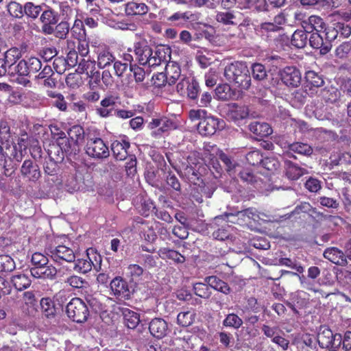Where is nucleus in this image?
I'll return each instance as SVG.
<instances>
[{"mask_svg":"<svg viewBox=\"0 0 351 351\" xmlns=\"http://www.w3.org/2000/svg\"><path fill=\"white\" fill-rule=\"evenodd\" d=\"M134 47L136 59L142 65L154 67L165 63L170 58L169 49L160 47L153 51L145 40L136 43Z\"/></svg>","mask_w":351,"mask_h":351,"instance_id":"f257e3e1","label":"nucleus"},{"mask_svg":"<svg viewBox=\"0 0 351 351\" xmlns=\"http://www.w3.org/2000/svg\"><path fill=\"white\" fill-rule=\"evenodd\" d=\"M224 76L230 82H234L242 89H247L250 86L249 70L244 62H234L227 65L224 69Z\"/></svg>","mask_w":351,"mask_h":351,"instance_id":"f03ea898","label":"nucleus"},{"mask_svg":"<svg viewBox=\"0 0 351 351\" xmlns=\"http://www.w3.org/2000/svg\"><path fill=\"white\" fill-rule=\"evenodd\" d=\"M18 75L13 80L18 84L23 86H30L31 82L29 80L30 73H36L42 68V63L39 58L31 57L26 60H21L16 67Z\"/></svg>","mask_w":351,"mask_h":351,"instance_id":"7ed1b4c3","label":"nucleus"},{"mask_svg":"<svg viewBox=\"0 0 351 351\" xmlns=\"http://www.w3.org/2000/svg\"><path fill=\"white\" fill-rule=\"evenodd\" d=\"M69 138H60L58 145L61 149L66 153L76 152L77 147L81 144L84 138V131L82 127L76 125L68 131Z\"/></svg>","mask_w":351,"mask_h":351,"instance_id":"20e7f679","label":"nucleus"},{"mask_svg":"<svg viewBox=\"0 0 351 351\" xmlns=\"http://www.w3.org/2000/svg\"><path fill=\"white\" fill-rule=\"evenodd\" d=\"M101 256L93 248H89L84 257L75 261L73 269L82 274L90 271L93 267L97 271L101 267Z\"/></svg>","mask_w":351,"mask_h":351,"instance_id":"39448f33","label":"nucleus"},{"mask_svg":"<svg viewBox=\"0 0 351 351\" xmlns=\"http://www.w3.org/2000/svg\"><path fill=\"white\" fill-rule=\"evenodd\" d=\"M66 312L70 319L77 323L86 322L89 316L87 305L79 298H74L70 300L66 305Z\"/></svg>","mask_w":351,"mask_h":351,"instance_id":"423d86ee","label":"nucleus"},{"mask_svg":"<svg viewBox=\"0 0 351 351\" xmlns=\"http://www.w3.org/2000/svg\"><path fill=\"white\" fill-rule=\"evenodd\" d=\"M204 155L210 160L213 158H219L226 165L227 171L230 175L234 174L237 171L239 165L232 160L226 154L220 150L215 145L210 143L205 144L204 147Z\"/></svg>","mask_w":351,"mask_h":351,"instance_id":"0eeeda50","label":"nucleus"},{"mask_svg":"<svg viewBox=\"0 0 351 351\" xmlns=\"http://www.w3.org/2000/svg\"><path fill=\"white\" fill-rule=\"evenodd\" d=\"M86 153L96 159L106 158L109 156L108 147L100 138H88L86 145Z\"/></svg>","mask_w":351,"mask_h":351,"instance_id":"6e6552de","label":"nucleus"},{"mask_svg":"<svg viewBox=\"0 0 351 351\" xmlns=\"http://www.w3.org/2000/svg\"><path fill=\"white\" fill-rule=\"evenodd\" d=\"M342 338L339 334H333L328 328H324L317 335V341L320 347L335 351L341 343Z\"/></svg>","mask_w":351,"mask_h":351,"instance_id":"1a4fd4ad","label":"nucleus"},{"mask_svg":"<svg viewBox=\"0 0 351 351\" xmlns=\"http://www.w3.org/2000/svg\"><path fill=\"white\" fill-rule=\"evenodd\" d=\"M225 126L223 120L213 116H206L197 126L198 132L202 136L214 134L217 130H222Z\"/></svg>","mask_w":351,"mask_h":351,"instance_id":"9d476101","label":"nucleus"},{"mask_svg":"<svg viewBox=\"0 0 351 351\" xmlns=\"http://www.w3.org/2000/svg\"><path fill=\"white\" fill-rule=\"evenodd\" d=\"M48 255L55 263L60 265L64 262L72 263L75 259L73 250L64 245L51 247L49 250Z\"/></svg>","mask_w":351,"mask_h":351,"instance_id":"9b49d317","label":"nucleus"},{"mask_svg":"<svg viewBox=\"0 0 351 351\" xmlns=\"http://www.w3.org/2000/svg\"><path fill=\"white\" fill-rule=\"evenodd\" d=\"M177 92L182 96H186L191 99L197 98L199 93L198 83L191 77H184L177 84Z\"/></svg>","mask_w":351,"mask_h":351,"instance_id":"f8f14e48","label":"nucleus"},{"mask_svg":"<svg viewBox=\"0 0 351 351\" xmlns=\"http://www.w3.org/2000/svg\"><path fill=\"white\" fill-rule=\"evenodd\" d=\"M282 81L287 86L298 87L300 85L302 76L300 71L294 66H287L280 71Z\"/></svg>","mask_w":351,"mask_h":351,"instance_id":"ddd939ff","label":"nucleus"},{"mask_svg":"<svg viewBox=\"0 0 351 351\" xmlns=\"http://www.w3.org/2000/svg\"><path fill=\"white\" fill-rule=\"evenodd\" d=\"M21 57V50L16 47L9 49L4 54L3 59L6 62L7 66H9V74L12 75L14 78L18 75V71L16 67Z\"/></svg>","mask_w":351,"mask_h":351,"instance_id":"4468645a","label":"nucleus"},{"mask_svg":"<svg viewBox=\"0 0 351 351\" xmlns=\"http://www.w3.org/2000/svg\"><path fill=\"white\" fill-rule=\"evenodd\" d=\"M40 306L43 314L48 319H53V326L60 325V317L56 315L55 305L51 298H42L40 300Z\"/></svg>","mask_w":351,"mask_h":351,"instance_id":"2eb2a0df","label":"nucleus"},{"mask_svg":"<svg viewBox=\"0 0 351 351\" xmlns=\"http://www.w3.org/2000/svg\"><path fill=\"white\" fill-rule=\"evenodd\" d=\"M308 41L312 47L319 49L322 54L327 53L332 47L331 44L326 42L322 31L313 32Z\"/></svg>","mask_w":351,"mask_h":351,"instance_id":"dca6fc26","label":"nucleus"},{"mask_svg":"<svg viewBox=\"0 0 351 351\" xmlns=\"http://www.w3.org/2000/svg\"><path fill=\"white\" fill-rule=\"evenodd\" d=\"M130 145L127 138L124 137L121 141H115L112 143V152L117 160H123L127 158L128 149Z\"/></svg>","mask_w":351,"mask_h":351,"instance_id":"f3484780","label":"nucleus"},{"mask_svg":"<svg viewBox=\"0 0 351 351\" xmlns=\"http://www.w3.org/2000/svg\"><path fill=\"white\" fill-rule=\"evenodd\" d=\"M149 330L154 337L161 339L167 335L168 325L163 319L155 318L149 323Z\"/></svg>","mask_w":351,"mask_h":351,"instance_id":"a211bd4d","label":"nucleus"},{"mask_svg":"<svg viewBox=\"0 0 351 351\" xmlns=\"http://www.w3.org/2000/svg\"><path fill=\"white\" fill-rule=\"evenodd\" d=\"M31 275L35 278L53 279L57 274V269L52 265L41 267H34L30 269Z\"/></svg>","mask_w":351,"mask_h":351,"instance_id":"6ab92c4d","label":"nucleus"},{"mask_svg":"<svg viewBox=\"0 0 351 351\" xmlns=\"http://www.w3.org/2000/svg\"><path fill=\"white\" fill-rule=\"evenodd\" d=\"M21 172L24 177L32 181L37 180L40 176L38 166L31 160L23 162Z\"/></svg>","mask_w":351,"mask_h":351,"instance_id":"aec40b11","label":"nucleus"},{"mask_svg":"<svg viewBox=\"0 0 351 351\" xmlns=\"http://www.w3.org/2000/svg\"><path fill=\"white\" fill-rule=\"evenodd\" d=\"M302 27L305 32L308 33L314 30L315 32H321L324 29L325 23L321 17L313 15L302 21Z\"/></svg>","mask_w":351,"mask_h":351,"instance_id":"412c9836","label":"nucleus"},{"mask_svg":"<svg viewBox=\"0 0 351 351\" xmlns=\"http://www.w3.org/2000/svg\"><path fill=\"white\" fill-rule=\"evenodd\" d=\"M110 289L117 297L127 298L130 295L128 284L121 277H116L111 281Z\"/></svg>","mask_w":351,"mask_h":351,"instance_id":"4be33fe9","label":"nucleus"},{"mask_svg":"<svg viewBox=\"0 0 351 351\" xmlns=\"http://www.w3.org/2000/svg\"><path fill=\"white\" fill-rule=\"evenodd\" d=\"M280 145L287 149L288 152H293L301 155L310 156L313 153L312 147L307 143H280Z\"/></svg>","mask_w":351,"mask_h":351,"instance_id":"5701e85b","label":"nucleus"},{"mask_svg":"<svg viewBox=\"0 0 351 351\" xmlns=\"http://www.w3.org/2000/svg\"><path fill=\"white\" fill-rule=\"evenodd\" d=\"M32 142L34 143V140L30 139L26 133L21 134L18 139V146L20 149L19 153L16 152V146H14L10 154L11 156L18 162L21 161L22 160L23 151H25L32 145Z\"/></svg>","mask_w":351,"mask_h":351,"instance_id":"b1692460","label":"nucleus"},{"mask_svg":"<svg viewBox=\"0 0 351 351\" xmlns=\"http://www.w3.org/2000/svg\"><path fill=\"white\" fill-rule=\"evenodd\" d=\"M240 12H219L215 19L217 22L223 25H237L240 23L241 18Z\"/></svg>","mask_w":351,"mask_h":351,"instance_id":"393cba45","label":"nucleus"},{"mask_svg":"<svg viewBox=\"0 0 351 351\" xmlns=\"http://www.w3.org/2000/svg\"><path fill=\"white\" fill-rule=\"evenodd\" d=\"M249 130L260 138L269 136L273 130L271 126L265 122L253 121L249 125Z\"/></svg>","mask_w":351,"mask_h":351,"instance_id":"a878e982","label":"nucleus"},{"mask_svg":"<svg viewBox=\"0 0 351 351\" xmlns=\"http://www.w3.org/2000/svg\"><path fill=\"white\" fill-rule=\"evenodd\" d=\"M248 114L249 111L246 106L234 104L229 106L227 117L230 119L237 121L246 118Z\"/></svg>","mask_w":351,"mask_h":351,"instance_id":"bb28decb","label":"nucleus"},{"mask_svg":"<svg viewBox=\"0 0 351 351\" xmlns=\"http://www.w3.org/2000/svg\"><path fill=\"white\" fill-rule=\"evenodd\" d=\"M324 256L336 265H343L346 262L343 252L337 247H329L325 250Z\"/></svg>","mask_w":351,"mask_h":351,"instance_id":"cd10ccee","label":"nucleus"},{"mask_svg":"<svg viewBox=\"0 0 351 351\" xmlns=\"http://www.w3.org/2000/svg\"><path fill=\"white\" fill-rule=\"evenodd\" d=\"M97 54V66L99 69H104L114 61V57L107 48L99 49Z\"/></svg>","mask_w":351,"mask_h":351,"instance_id":"c85d7f7f","label":"nucleus"},{"mask_svg":"<svg viewBox=\"0 0 351 351\" xmlns=\"http://www.w3.org/2000/svg\"><path fill=\"white\" fill-rule=\"evenodd\" d=\"M158 255L162 259H169L175 263H183L185 262V256L178 252L168 247H161L158 250Z\"/></svg>","mask_w":351,"mask_h":351,"instance_id":"c756f323","label":"nucleus"},{"mask_svg":"<svg viewBox=\"0 0 351 351\" xmlns=\"http://www.w3.org/2000/svg\"><path fill=\"white\" fill-rule=\"evenodd\" d=\"M195 20V16L191 12H178L167 18V21L175 25H184L189 21Z\"/></svg>","mask_w":351,"mask_h":351,"instance_id":"7c9ffc66","label":"nucleus"},{"mask_svg":"<svg viewBox=\"0 0 351 351\" xmlns=\"http://www.w3.org/2000/svg\"><path fill=\"white\" fill-rule=\"evenodd\" d=\"M164 64H165V73L169 80V84H175L181 75L179 65L175 62H169L168 63L166 62Z\"/></svg>","mask_w":351,"mask_h":351,"instance_id":"2f4dec72","label":"nucleus"},{"mask_svg":"<svg viewBox=\"0 0 351 351\" xmlns=\"http://www.w3.org/2000/svg\"><path fill=\"white\" fill-rule=\"evenodd\" d=\"M125 11L127 15H142L148 12V8L143 3L132 1L125 4Z\"/></svg>","mask_w":351,"mask_h":351,"instance_id":"473e14b6","label":"nucleus"},{"mask_svg":"<svg viewBox=\"0 0 351 351\" xmlns=\"http://www.w3.org/2000/svg\"><path fill=\"white\" fill-rule=\"evenodd\" d=\"M205 282L213 289L223 293L228 294L230 292V287L228 284L215 276L206 277Z\"/></svg>","mask_w":351,"mask_h":351,"instance_id":"72a5a7b5","label":"nucleus"},{"mask_svg":"<svg viewBox=\"0 0 351 351\" xmlns=\"http://www.w3.org/2000/svg\"><path fill=\"white\" fill-rule=\"evenodd\" d=\"M228 216L232 218H237L238 221H240L239 224H243L248 222L250 219L256 221L257 215L254 209L247 208L244 210L237 211L235 213H230Z\"/></svg>","mask_w":351,"mask_h":351,"instance_id":"f704fd0d","label":"nucleus"},{"mask_svg":"<svg viewBox=\"0 0 351 351\" xmlns=\"http://www.w3.org/2000/svg\"><path fill=\"white\" fill-rule=\"evenodd\" d=\"M150 129H156L160 132H165L169 130L175 128V124L173 121L167 119H153L149 124Z\"/></svg>","mask_w":351,"mask_h":351,"instance_id":"c9c22d12","label":"nucleus"},{"mask_svg":"<svg viewBox=\"0 0 351 351\" xmlns=\"http://www.w3.org/2000/svg\"><path fill=\"white\" fill-rule=\"evenodd\" d=\"M195 317L196 313L194 310L182 311L177 316V323L182 327H187L193 324Z\"/></svg>","mask_w":351,"mask_h":351,"instance_id":"e433bc0d","label":"nucleus"},{"mask_svg":"<svg viewBox=\"0 0 351 351\" xmlns=\"http://www.w3.org/2000/svg\"><path fill=\"white\" fill-rule=\"evenodd\" d=\"M12 283L19 291L27 289L31 285V280L25 274H17L12 276Z\"/></svg>","mask_w":351,"mask_h":351,"instance_id":"4c0bfd02","label":"nucleus"},{"mask_svg":"<svg viewBox=\"0 0 351 351\" xmlns=\"http://www.w3.org/2000/svg\"><path fill=\"white\" fill-rule=\"evenodd\" d=\"M125 324L129 328H136L140 322L139 315L136 312L125 308L123 311Z\"/></svg>","mask_w":351,"mask_h":351,"instance_id":"58836bf2","label":"nucleus"},{"mask_svg":"<svg viewBox=\"0 0 351 351\" xmlns=\"http://www.w3.org/2000/svg\"><path fill=\"white\" fill-rule=\"evenodd\" d=\"M304 29H298L292 35L291 45L297 48H303L307 43L308 36Z\"/></svg>","mask_w":351,"mask_h":351,"instance_id":"ea45409f","label":"nucleus"},{"mask_svg":"<svg viewBox=\"0 0 351 351\" xmlns=\"http://www.w3.org/2000/svg\"><path fill=\"white\" fill-rule=\"evenodd\" d=\"M306 173L307 171L306 169L292 163L288 164L286 169V175L287 178L293 180H298Z\"/></svg>","mask_w":351,"mask_h":351,"instance_id":"a19ab883","label":"nucleus"},{"mask_svg":"<svg viewBox=\"0 0 351 351\" xmlns=\"http://www.w3.org/2000/svg\"><path fill=\"white\" fill-rule=\"evenodd\" d=\"M243 319L235 313H229L223 321V325L226 327L239 329L243 324Z\"/></svg>","mask_w":351,"mask_h":351,"instance_id":"79ce46f5","label":"nucleus"},{"mask_svg":"<svg viewBox=\"0 0 351 351\" xmlns=\"http://www.w3.org/2000/svg\"><path fill=\"white\" fill-rule=\"evenodd\" d=\"M96 62L91 60H82L78 64L77 71L80 73H86L87 75L97 71Z\"/></svg>","mask_w":351,"mask_h":351,"instance_id":"37998d69","label":"nucleus"},{"mask_svg":"<svg viewBox=\"0 0 351 351\" xmlns=\"http://www.w3.org/2000/svg\"><path fill=\"white\" fill-rule=\"evenodd\" d=\"M306 86L320 87L324 84L322 78L313 71H308L306 73Z\"/></svg>","mask_w":351,"mask_h":351,"instance_id":"c03bdc74","label":"nucleus"},{"mask_svg":"<svg viewBox=\"0 0 351 351\" xmlns=\"http://www.w3.org/2000/svg\"><path fill=\"white\" fill-rule=\"evenodd\" d=\"M16 267L13 258L8 255H0V272H10Z\"/></svg>","mask_w":351,"mask_h":351,"instance_id":"a18cd8bd","label":"nucleus"},{"mask_svg":"<svg viewBox=\"0 0 351 351\" xmlns=\"http://www.w3.org/2000/svg\"><path fill=\"white\" fill-rule=\"evenodd\" d=\"M42 11V6L35 5L32 2H27L24 5V14L33 19H36Z\"/></svg>","mask_w":351,"mask_h":351,"instance_id":"49530a36","label":"nucleus"},{"mask_svg":"<svg viewBox=\"0 0 351 351\" xmlns=\"http://www.w3.org/2000/svg\"><path fill=\"white\" fill-rule=\"evenodd\" d=\"M40 20L42 23L57 24L59 17L57 12L49 9L43 12Z\"/></svg>","mask_w":351,"mask_h":351,"instance_id":"de8ad7c7","label":"nucleus"},{"mask_svg":"<svg viewBox=\"0 0 351 351\" xmlns=\"http://www.w3.org/2000/svg\"><path fill=\"white\" fill-rule=\"evenodd\" d=\"M215 95L219 99L228 100L232 97V91L228 84L217 86L215 89Z\"/></svg>","mask_w":351,"mask_h":351,"instance_id":"09e8293b","label":"nucleus"},{"mask_svg":"<svg viewBox=\"0 0 351 351\" xmlns=\"http://www.w3.org/2000/svg\"><path fill=\"white\" fill-rule=\"evenodd\" d=\"M261 164L265 169L271 172L276 171L280 166V162L275 157H267L262 159Z\"/></svg>","mask_w":351,"mask_h":351,"instance_id":"8fccbe9b","label":"nucleus"},{"mask_svg":"<svg viewBox=\"0 0 351 351\" xmlns=\"http://www.w3.org/2000/svg\"><path fill=\"white\" fill-rule=\"evenodd\" d=\"M126 274L132 280H138L143 274V269L138 265L131 264L127 267Z\"/></svg>","mask_w":351,"mask_h":351,"instance_id":"3c124183","label":"nucleus"},{"mask_svg":"<svg viewBox=\"0 0 351 351\" xmlns=\"http://www.w3.org/2000/svg\"><path fill=\"white\" fill-rule=\"evenodd\" d=\"M252 77L258 81L263 80L267 77L265 66L259 63L254 64L252 66Z\"/></svg>","mask_w":351,"mask_h":351,"instance_id":"603ef678","label":"nucleus"},{"mask_svg":"<svg viewBox=\"0 0 351 351\" xmlns=\"http://www.w3.org/2000/svg\"><path fill=\"white\" fill-rule=\"evenodd\" d=\"M8 11L15 18H21L24 14V7L16 1H11L8 5Z\"/></svg>","mask_w":351,"mask_h":351,"instance_id":"864d4df0","label":"nucleus"},{"mask_svg":"<svg viewBox=\"0 0 351 351\" xmlns=\"http://www.w3.org/2000/svg\"><path fill=\"white\" fill-rule=\"evenodd\" d=\"M195 293L200 298H208L211 292L206 283L197 282L193 286Z\"/></svg>","mask_w":351,"mask_h":351,"instance_id":"5fc2aeb1","label":"nucleus"},{"mask_svg":"<svg viewBox=\"0 0 351 351\" xmlns=\"http://www.w3.org/2000/svg\"><path fill=\"white\" fill-rule=\"evenodd\" d=\"M69 23L62 21L56 26L54 35L58 38L64 39L69 32Z\"/></svg>","mask_w":351,"mask_h":351,"instance_id":"6e6d98bb","label":"nucleus"},{"mask_svg":"<svg viewBox=\"0 0 351 351\" xmlns=\"http://www.w3.org/2000/svg\"><path fill=\"white\" fill-rule=\"evenodd\" d=\"M82 83V77L78 73H69L66 77V85L73 89L79 88Z\"/></svg>","mask_w":351,"mask_h":351,"instance_id":"4d7b16f0","label":"nucleus"},{"mask_svg":"<svg viewBox=\"0 0 351 351\" xmlns=\"http://www.w3.org/2000/svg\"><path fill=\"white\" fill-rule=\"evenodd\" d=\"M340 92L334 87H331L328 90H326L323 93V97L325 99L330 103H335L339 100L340 97Z\"/></svg>","mask_w":351,"mask_h":351,"instance_id":"13d9d810","label":"nucleus"},{"mask_svg":"<svg viewBox=\"0 0 351 351\" xmlns=\"http://www.w3.org/2000/svg\"><path fill=\"white\" fill-rule=\"evenodd\" d=\"M31 262L34 267H41L47 265L49 260L43 254L40 252H35L32 255Z\"/></svg>","mask_w":351,"mask_h":351,"instance_id":"bf43d9fd","label":"nucleus"},{"mask_svg":"<svg viewBox=\"0 0 351 351\" xmlns=\"http://www.w3.org/2000/svg\"><path fill=\"white\" fill-rule=\"evenodd\" d=\"M245 158L250 165L255 166L261 164L263 156L261 154L259 151L253 150L247 153Z\"/></svg>","mask_w":351,"mask_h":351,"instance_id":"052dcab7","label":"nucleus"},{"mask_svg":"<svg viewBox=\"0 0 351 351\" xmlns=\"http://www.w3.org/2000/svg\"><path fill=\"white\" fill-rule=\"evenodd\" d=\"M351 50V43L344 42L338 46L335 50V55L339 58H346Z\"/></svg>","mask_w":351,"mask_h":351,"instance_id":"680f3d73","label":"nucleus"},{"mask_svg":"<svg viewBox=\"0 0 351 351\" xmlns=\"http://www.w3.org/2000/svg\"><path fill=\"white\" fill-rule=\"evenodd\" d=\"M326 42L331 44V42L335 40L338 36V31L336 29V25L334 27H324L322 31Z\"/></svg>","mask_w":351,"mask_h":351,"instance_id":"e2e57ef3","label":"nucleus"},{"mask_svg":"<svg viewBox=\"0 0 351 351\" xmlns=\"http://www.w3.org/2000/svg\"><path fill=\"white\" fill-rule=\"evenodd\" d=\"M125 171L129 176H134L136 172V158L135 156H129L128 161L125 164Z\"/></svg>","mask_w":351,"mask_h":351,"instance_id":"0e129e2a","label":"nucleus"},{"mask_svg":"<svg viewBox=\"0 0 351 351\" xmlns=\"http://www.w3.org/2000/svg\"><path fill=\"white\" fill-rule=\"evenodd\" d=\"M130 69L133 73L136 82H141L144 80L145 72L143 69L136 65L130 64Z\"/></svg>","mask_w":351,"mask_h":351,"instance_id":"69168bd1","label":"nucleus"},{"mask_svg":"<svg viewBox=\"0 0 351 351\" xmlns=\"http://www.w3.org/2000/svg\"><path fill=\"white\" fill-rule=\"evenodd\" d=\"M9 93L10 95L8 96V101L10 104L14 105L22 104L23 100V95L20 91L12 90Z\"/></svg>","mask_w":351,"mask_h":351,"instance_id":"338daca9","label":"nucleus"},{"mask_svg":"<svg viewBox=\"0 0 351 351\" xmlns=\"http://www.w3.org/2000/svg\"><path fill=\"white\" fill-rule=\"evenodd\" d=\"M305 187L311 192H317L321 189V183L317 179L310 178L306 180Z\"/></svg>","mask_w":351,"mask_h":351,"instance_id":"774afa93","label":"nucleus"}]
</instances>
